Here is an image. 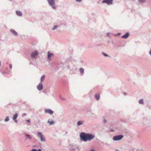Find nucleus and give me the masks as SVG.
<instances>
[{"label":"nucleus","instance_id":"11","mask_svg":"<svg viewBox=\"0 0 151 151\" xmlns=\"http://www.w3.org/2000/svg\"><path fill=\"white\" fill-rule=\"evenodd\" d=\"M129 34L128 33H126L124 35L122 36V38H123L126 39L129 36Z\"/></svg>","mask_w":151,"mask_h":151},{"label":"nucleus","instance_id":"17","mask_svg":"<svg viewBox=\"0 0 151 151\" xmlns=\"http://www.w3.org/2000/svg\"><path fill=\"white\" fill-rule=\"evenodd\" d=\"M80 71L81 73H83L84 71V69L83 68H81L80 69Z\"/></svg>","mask_w":151,"mask_h":151},{"label":"nucleus","instance_id":"25","mask_svg":"<svg viewBox=\"0 0 151 151\" xmlns=\"http://www.w3.org/2000/svg\"><path fill=\"white\" fill-rule=\"evenodd\" d=\"M26 121H27V122H28V123H30V120H29V119L27 120H26Z\"/></svg>","mask_w":151,"mask_h":151},{"label":"nucleus","instance_id":"31","mask_svg":"<svg viewBox=\"0 0 151 151\" xmlns=\"http://www.w3.org/2000/svg\"><path fill=\"white\" fill-rule=\"evenodd\" d=\"M10 1H11L12 0H10Z\"/></svg>","mask_w":151,"mask_h":151},{"label":"nucleus","instance_id":"19","mask_svg":"<svg viewBox=\"0 0 151 151\" xmlns=\"http://www.w3.org/2000/svg\"><path fill=\"white\" fill-rule=\"evenodd\" d=\"M9 120V118L8 117H6V118L5 119V120L6 122H7Z\"/></svg>","mask_w":151,"mask_h":151},{"label":"nucleus","instance_id":"8","mask_svg":"<svg viewBox=\"0 0 151 151\" xmlns=\"http://www.w3.org/2000/svg\"><path fill=\"white\" fill-rule=\"evenodd\" d=\"M48 56L47 58L49 60H51L50 58L51 57L53 56V54L52 53H50L49 52H48Z\"/></svg>","mask_w":151,"mask_h":151},{"label":"nucleus","instance_id":"26","mask_svg":"<svg viewBox=\"0 0 151 151\" xmlns=\"http://www.w3.org/2000/svg\"><path fill=\"white\" fill-rule=\"evenodd\" d=\"M82 0H76L77 2H81Z\"/></svg>","mask_w":151,"mask_h":151},{"label":"nucleus","instance_id":"2","mask_svg":"<svg viewBox=\"0 0 151 151\" xmlns=\"http://www.w3.org/2000/svg\"><path fill=\"white\" fill-rule=\"evenodd\" d=\"M48 1L50 5L52 6V8L53 9H55V7L54 6L55 4V2L54 0H48Z\"/></svg>","mask_w":151,"mask_h":151},{"label":"nucleus","instance_id":"24","mask_svg":"<svg viewBox=\"0 0 151 151\" xmlns=\"http://www.w3.org/2000/svg\"><path fill=\"white\" fill-rule=\"evenodd\" d=\"M9 66L10 68L11 69L12 68V65L11 64H10L9 65Z\"/></svg>","mask_w":151,"mask_h":151},{"label":"nucleus","instance_id":"7","mask_svg":"<svg viewBox=\"0 0 151 151\" xmlns=\"http://www.w3.org/2000/svg\"><path fill=\"white\" fill-rule=\"evenodd\" d=\"M45 111L46 113H49L50 114H52L53 113V111L50 109H45Z\"/></svg>","mask_w":151,"mask_h":151},{"label":"nucleus","instance_id":"21","mask_svg":"<svg viewBox=\"0 0 151 151\" xmlns=\"http://www.w3.org/2000/svg\"><path fill=\"white\" fill-rule=\"evenodd\" d=\"M58 27V26H55L52 29V30H54L55 29H56V28H57V27Z\"/></svg>","mask_w":151,"mask_h":151},{"label":"nucleus","instance_id":"16","mask_svg":"<svg viewBox=\"0 0 151 151\" xmlns=\"http://www.w3.org/2000/svg\"><path fill=\"white\" fill-rule=\"evenodd\" d=\"M45 76H44V75L42 76L41 77V82H42L44 81V79L45 78Z\"/></svg>","mask_w":151,"mask_h":151},{"label":"nucleus","instance_id":"13","mask_svg":"<svg viewBox=\"0 0 151 151\" xmlns=\"http://www.w3.org/2000/svg\"><path fill=\"white\" fill-rule=\"evenodd\" d=\"M16 13L19 16H21L22 15V12L20 11H17Z\"/></svg>","mask_w":151,"mask_h":151},{"label":"nucleus","instance_id":"27","mask_svg":"<svg viewBox=\"0 0 151 151\" xmlns=\"http://www.w3.org/2000/svg\"><path fill=\"white\" fill-rule=\"evenodd\" d=\"M103 55L105 56H107V55L105 53H103Z\"/></svg>","mask_w":151,"mask_h":151},{"label":"nucleus","instance_id":"9","mask_svg":"<svg viewBox=\"0 0 151 151\" xmlns=\"http://www.w3.org/2000/svg\"><path fill=\"white\" fill-rule=\"evenodd\" d=\"M37 88L39 90H41L43 88V85L42 84V83H39L37 86Z\"/></svg>","mask_w":151,"mask_h":151},{"label":"nucleus","instance_id":"15","mask_svg":"<svg viewBox=\"0 0 151 151\" xmlns=\"http://www.w3.org/2000/svg\"><path fill=\"white\" fill-rule=\"evenodd\" d=\"M95 97L97 100H98L99 99L100 96L99 95L96 94L95 95Z\"/></svg>","mask_w":151,"mask_h":151},{"label":"nucleus","instance_id":"18","mask_svg":"<svg viewBox=\"0 0 151 151\" xmlns=\"http://www.w3.org/2000/svg\"><path fill=\"white\" fill-rule=\"evenodd\" d=\"M143 102V101L142 99H141L139 101V103L140 104H142Z\"/></svg>","mask_w":151,"mask_h":151},{"label":"nucleus","instance_id":"5","mask_svg":"<svg viewBox=\"0 0 151 151\" xmlns=\"http://www.w3.org/2000/svg\"><path fill=\"white\" fill-rule=\"evenodd\" d=\"M38 134L40 135V137L41 139V141H45V139L44 136L42 134V133L40 132H38Z\"/></svg>","mask_w":151,"mask_h":151},{"label":"nucleus","instance_id":"29","mask_svg":"<svg viewBox=\"0 0 151 151\" xmlns=\"http://www.w3.org/2000/svg\"><path fill=\"white\" fill-rule=\"evenodd\" d=\"M104 122H105V123H106V121L105 120H104Z\"/></svg>","mask_w":151,"mask_h":151},{"label":"nucleus","instance_id":"4","mask_svg":"<svg viewBox=\"0 0 151 151\" xmlns=\"http://www.w3.org/2000/svg\"><path fill=\"white\" fill-rule=\"evenodd\" d=\"M113 0H103L102 1L103 3H106L108 4H112Z\"/></svg>","mask_w":151,"mask_h":151},{"label":"nucleus","instance_id":"12","mask_svg":"<svg viewBox=\"0 0 151 151\" xmlns=\"http://www.w3.org/2000/svg\"><path fill=\"white\" fill-rule=\"evenodd\" d=\"M10 31L15 36H17V33L13 29H11L10 30Z\"/></svg>","mask_w":151,"mask_h":151},{"label":"nucleus","instance_id":"22","mask_svg":"<svg viewBox=\"0 0 151 151\" xmlns=\"http://www.w3.org/2000/svg\"><path fill=\"white\" fill-rule=\"evenodd\" d=\"M26 136L28 138H29L30 139H31V137L29 135V134H27L26 135Z\"/></svg>","mask_w":151,"mask_h":151},{"label":"nucleus","instance_id":"3","mask_svg":"<svg viewBox=\"0 0 151 151\" xmlns=\"http://www.w3.org/2000/svg\"><path fill=\"white\" fill-rule=\"evenodd\" d=\"M122 135H119L114 136L113 138L114 140H118L121 139L123 137Z\"/></svg>","mask_w":151,"mask_h":151},{"label":"nucleus","instance_id":"30","mask_svg":"<svg viewBox=\"0 0 151 151\" xmlns=\"http://www.w3.org/2000/svg\"><path fill=\"white\" fill-rule=\"evenodd\" d=\"M91 151H96L94 150H91Z\"/></svg>","mask_w":151,"mask_h":151},{"label":"nucleus","instance_id":"28","mask_svg":"<svg viewBox=\"0 0 151 151\" xmlns=\"http://www.w3.org/2000/svg\"><path fill=\"white\" fill-rule=\"evenodd\" d=\"M149 52H150V54L151 55V50H150V51Z\"/></svg>","mask_w":151,"mask_h":151},{"label":"nucleus","instance_id":"1","mask_svg":"<svg viewBox=\"0 0 151 151\" xmlns=\"http://www.w3.org/2000/svg\"><path fill=\"white\" fill-rule=\"evenodd\" d=\"M80 137L82 140L86 142L88 140H90L93 139L94 137V136L88 134H86L83 133L80 135Z\"/></svg>","mask_w":151,"mask_h":151},{"label":"nucleus","instance_id":"20","mask_svg":"<svg viewBox=\"0 0 151 151\" xmlns=\"http://www.w3.org/2000/svg\"><path fill=\"white\" fill-rule=\"evenodd\" d=\"M82 124V123H81V122L80 121H78L77 122V124L79 125L81 124Z\"/></svg>","mask_w":151,"mask_h":151},{"label":"nucleus","instance_id":"10","mask_svg":"<svg viewBox=\"0 0 151 151\" xmlns=\"http://www.w3.org/2000/svg\"><path fill=\"white\" fill-rule=\"evenodd\" d=\"M18 116V114H15L14 115L13 117V119L14 121L16 123L17 122V120H16V119Z\"/></svg>","mask_w":151,"mask_h":151},{"label":"nucleus","instance_id":"23","mask_svg":"<svg viewBox=\"0 0 151 151\" xmlns=\"http://www.w3.org/2000/svg\"><path fill=\"white\" fill-rule=\"evenodd\" d=\"M141 3H143L145 2L144 0H139Z\"/></svg>","mask_w":151,"mask_h":151},{"label":"nucleus","instance_id":"14","mask_svg":"<svg viewBox=\"0 0 151 151\" xmlns=\"http://www.w3.org/2000/svg\"><path fill=\"white\" fill-rule=\"evenodd\" d=\"M47 123H49L50 125H51L54 124V122L52 120L50 121V120L49 119L47 122Z\"/></svg>","mask_w":151,"mask_h":151},{"label":"nucleus","instance_id":"6","mask_svg":"<svg viewBox=\"0 0 151 151\" xmlns=\"http://www.w3.org/2000/svg\"><path fill=\"white\" fill-rule=\"evenodd\" d=\"M38 54V52L37 51H35L33 52L31 54V57L32 58H34Z\"/></svg>","mask_w":151,"mask_h":151}]
</instances>
